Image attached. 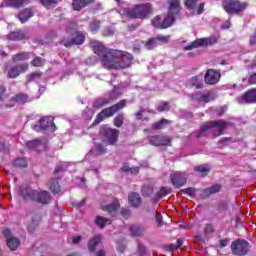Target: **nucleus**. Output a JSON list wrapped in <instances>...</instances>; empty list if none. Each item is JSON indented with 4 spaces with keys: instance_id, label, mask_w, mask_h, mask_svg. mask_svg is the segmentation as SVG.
<instances>
[{
    "instance_id": "nucleus-1",
    "label": "nucleus",
    "mask_w": 256,
    "mask_h": 256,
    "mask_svg": "<svg viewBox=\"0 0 256 256\" xmlns=\"http://www.w3.org/2000/svg\"><path fill=\"white\" fill-rule=\"evenodd\" d=\"M90 47L100 57L105 69H127L133 63V55L119 50H109L100 41L92 40Z\"/></svg>"
},
{
    "instance_id": "nucleus-2",
    "label": "nucleus",
    "mask_w": 256,
    "mask_h": 256,
    "mask_svg": "<svg viewBox=\"0 0 256 256\" xmlns=\"http://www.w3.org/2000/svg\"><path fill=\"white\" fill-rule=\"evenodd\" d=\"M169 11L167 17L161 18L160 16H156L152 20V25L156 27L157 29H167L168 27H171L173 23H175V15L179 13V0H170L169 1Z\"/></svg>"
},
{
    "instance_id": "nucleus-3",
    "label": "nucleus",
    "mask_w": 256,
    "mask_h": 256,
    "mask_svg": "<svg viewBox=\"0 0 256 256\" xmlns=\"http://www.w3.org/2000/svg\"><path fill=\"white\" fill-rule=\"evenodd\" d=\"M151 13V4H139L134 8H122L119 14L128 19H147Z\"/></svg>"
},
{
    "instance_id": "nucleus-4",
    "label": "nucleus",
    "mask_w": 256,
    "mask_h": 256,
    "mask_svg": "<svg viewBox=\"0 0 256 256\" xmlns=\"http://www.w3.org/2000/svg\"><path fill=\"white\" fill-rule=\"evenodd\" d=\"M229 123L223 120L212 121L204 124L200 128V132L196 135V137H204V135H213V137H219V135H223V131L227 129Z\"/></svg>"
},
{
    "instance_id": "nucleus-5",
    "label": "nucleus",
    "mask_w": 256,
    "mask_h": 256,
    "mask_svg": "<svg viewBox=\"0 0 256 256\" xmlns=\"http://www.w3.org/2000/svg\"><path fill=\"white\" fill-rule=\"evenodd\" d=\"M20 195L25 201H38L42 205H47L51 201V194L47 191L37 192L29 187L20 188Z\"/></svg>"
},
{
    "instance_id": "nucleus-6",
    "label": "nucleus",
    "mask_w": 256,
    "mask_h": 256,
    "mask_svg": "<svg viewBox=\"0 0 256 256\" xmlns=\"http://www.w3.org/2000/svg\"><path fill=\"white\" fill-rule=\"evenodd\" d=\"M126 106H127V101L121 100L116 105H113L109 108L102 110L96 116L95 123H97V124L101 123L103 121V119H105V117H113V115L115 113H117V111H121V109L125 108Z\"/></svg>"
},
{
    "instance_id": "nucleus-7",
    "label": "nucleus",
    "mask_w": 256,
    "mask_h": 256,
    "mask_svg": "<svg viewBox=\"0 0 256 256\" xmlns=\"http://www.w3.org/2000/svg\"><path fill=\"white\" fill-rule=\"evenodd\" d=\"M222 7L226 13L230 15L233 13H239L247 7V3L239 2L237 0H223Z\"/></svg>"
},
{
    "instance_id": "nucleus-8",
    "label": "nucleus",
    "mask_w": 256,
    "mask_h": 256,
    "mask_svg": "<svg viewBox=\"0 0 256 256\" xmlns=\"http://www.w3.org/2000/svg\"><path fill=\"white\" fill-rule=\"evenodd\" d=\"M249 247V242L245 240H236L231 244L232 253L237 256L247 255L249 253Z\"/></svg>"
},
{
    "instance_id": "nucleus-9",
    "label": "nucleus",
    "mask_w": 256,
    "mask_h": 256,
    "mask_svg": "<svg viewBox=\"0 0 256 256\" xmlns=\"http://www.w3.org/2000/svg\"><path fill=\"white\" fill-rule=\"evenodd\" d=\"M71 34V39L63 38L62 43L65 47H71V45H83L85 42V35L81 32H72L67 30Z\"/></svg>"
},
{
    "instance_id": "nucleus-10",
    "label": "nucleus",
    "mask_w": 256,
    "mask_h": 256,
    "mask_svg": "<svg viewBox=\"0 0 256 256\" xmlns=\"http://www.w3.org/2000/svg\"><path fill=\"white\" fill-rule=\"evenodd\" d=\"M101 135L105 143H108V145H113L117 142V137H119V130L113 128H102Z\"/></svg>"
},
{
    "instance_id": "nucleus-11",
    "label": "nucleus",
    "mask_w": 256,
    "mask_h": 256,
    "mask_svg": "<svg viewBox=\"0 0 256 256\" xmlns=\"http://www.w3.org/2000/svg\"><path fill=\"white\" fill-rule=\"evenodd\" d=\"M109 201L111 203L102 205V211H105L111 217H117L121 204H119V200L115 197H110Z\"/></svg>"
},
{
    "instance_id": "nucleus-12",
    "label": "nucleus",
    "mask_w": 256,
    "mask_h": 256,
    "mask_svg": "<svg viewBox=\"0 0 256 256\" xmlns=\"http://www.w3.org/2000/svg\"><path fill=\"white\" fill-rule=\"evenodd\" d=\"M217 43V38L211 36L209 38L197 39L192 42L190 45L186 46V51H191V49H197V47H207V45H215Z\"/></svg>"
},
{
    "instance_id": "nucleus-13",
    "label": "nucleus",
    "mask_w": 256,
    "mask_h": 256,
    "mask_svg": "<svg viewBox=\"0 0 256 256\" xmlns=\"http://www.w3.org/2000/svg\"><path fill=\"white\" fill-rule=\"evenodd\" d=\"M236 101L240 105H250L251 103H256V88L248 90L242 96L237 97Z\"/></svg>"
},
{
    "instance_id": "nucleus-14",
    "label": "nucleus",
    "mask_w": 256,
    "mask_h": 256,
    "mask_svg": "<svg viewBox=\"0 0 256 256\" xmlns=\"http://www.w3.org/2000/svg\"><path fill=\"white\" fill-rule=\"evenodd\" d=\"M220 79L221 73L215 69H208L204 76V81L207 85H216V83H219Z\"/></svg>"
},
{
    "instance_id": "nucleus-15",
    "label": "nucleus",
    "mask_w": 256,
    "mask_h": 256,
    "mask_svg": "<svg viewBox=\"0 0 256 256\" xmlns=\"http://www.w3.org/2000/svg\"><path fill=\"white\" fill-rule=\"evenodd\" d=\"M27 69H29V64H27V63H22V64H18L16 66H11L8 69V77L10 79H15V78L19 77V75H21V73H24V71H27Z\"/></svg>"
},
{
    "instance_id": "nucleus-16",
    "label": "nucleus",
    "mask_w": 256,
    "mask_h": 256,
    "mask_svg": "<svg viewBox=\"0 0 256 256\" xmlns=\"http://www.w3.org/2000/svg\"><path fill=\"white\" fill-rule=\"evenodd\" d=\"M171 181L174 187H183L185 183H187V177L185 176V173L183 172H176L174 174H171Z\"/></svg>"
},
{
    "instance_id": "nucleus-17",
    "label": "nucleus",
    "mask_w": 256,
    "mask_h": 256,
    "mask_svg": "<svg viewBox=\"0 0 256 256\" xmlns=\"http://www.w3.org/2000/svg\"><path fill=\"white\" fill-rule=\"evenodd\" d=\"M26 146L28 149H35L36 151L41 152L47 149V142H45V140L35 139L28 141Z\"/></svg>"
},
{
    "instance_id": "nucleus-18",
    "label": "nucleus",
    "mask_w": 256,
    "mask_h": 256,
    "mask_svg": "<svg viewBox=\"0 0 256 256\" xmlns=\"http://www.w3.org/2000/svg\"><path fill=\"white\" fill-rule=\"evenodd\" d=\"M150 143L151 145H155L156 147H159L161 145H171V139L167 136L157 135L150 138Z\"/></svg>"
},
{
    "instance_id": "nucleus-19",
    "label": "nucleus",
    "mask_w": 256,
    "mask_h": 256,
    "mask_svg": "<svg viewBox=\"0 0 256 256\" xmlns=\"http://www.w3.org/2000/svg\"><path fill=\"white\" fill-rule=\"evenodd\" d=\"M24 5H29V0H6L2 2L1 7H13L14 9H19V7H24Z\"/></svg>"
},
{
    "instance_id": "nucleus-20",
    "label": "nucleus",
    "mask_w": 256,
    "mask_h": 256,
    "mask_svg": "<svg viewBox=\"0 0 256 256\" xmlns=\"http://www.w3.org/2000/svg\"><path fill=\"white\" fill-rule=\"evenodd\" d=\"M40 125L44 131H55V123H53V117L47 116L40 118Z\"/></svg>"
},
{
    "instance_id": "nucleus-21",
    "label": "nucleus",
    "mask_w": 256,
    "mask_h": 256,
    "mask_svg": "<svg viewBox=\"0 0 256 256\" xmlns=\"http://www.w3.org/2000/svg\"><path fill=\"white\" fill-rule=\"evenodd\" d=\"M197 1H199V0H184L185 7L187 9H191L192 11H195V9H196L198 15H201V13H203L205 4L200 3L199 6L197 7Z\"/></svg>"
},
{
    "instance_id": "nucleus-22",
    "label": "nucleus",
    "mask_w": 256,
    "mask_h": 256,
    "mask_svg": "<svg viewBox=\"0 0 256 256\" xmlns=\"http://www.w3.org/2000/svg\"><path fill=\"white\" fill-rule=\"evenodd\" d=\"M115 95L114 92H112L110 94V98H100L95 100L93 107L94 109H101V107H105V105H109V103H111V101H115V97H113Z\"/></svg>"
},
{
    "instance_id": "nucleus-23",
    "label": "nucleus",
    "mask_w": 256,
    "mask_h": 256,
    "mask_svg": "<svg viewBox=\"0 0 256 256\" xmlns=\"http://www.w3.org/2000/svg\"><path fill=\"white\" fill-rule=\"evenodd\" d=\"M33 15H35V11H33L32 8H26L20 12L18 19L21 23H27V21H29Z\"/></svg>"
},
{
    "instance_id": "nucleus-24",
    "label": "nucleus",
    "mask_w": 256,
    "mask_h": 256,
    "mask_svg": "<svg viewBox=\"0 0 256 256\" xmlns=\"http://www.w3.org/2000/svg\"><path fill=\"white\" fill-rule=\"evenodd\" d=\"M128 201L132 207H139V205H141V195H139V193L131 192L128 195Z\"/></svg>"
},
{
    "instance_id": "nucleus-25",
    "label": "nucleus",
    "mask_w": 256,
    "mask_h": 256,
    "mask_svg": "<svg viewBox=\"0 0 256 256\" xmlns=\"http://www.w3.org/2000/svg\"><path fill=\"white\" fill-rule=\"evenodd\" d=\"M28 81H35L38 83V85H41V83H47V80L43 78V73L41 72H34L28 76Z\"/></svg>"
},
{
    "instance_id": "nucleus-26",
    "label": "nucleus",
    "mask_w": 256,
    "mask_h": 256,
    "mask_svg": "<svg viewBox=\"0 0 256 256\" xmlns=\"http://www.w3.org/2000/svg\"><path fill=\"white\" fill-rule=\"evenodd\" d=\"M130 232L134 237H142V235H145V228L137 224H132L130 226Z\"/></svg>"
},
{
    "instance_id": "nucleus-27",
    "label": "nucleus",
    "mask_w": 256,
    "mask_h": 256,
    "mask_svg": "<svg viewBox=\"0 0 256 256\" xmlns=\"http://www.w3.org/2000/svg\"><path fill=\"white\" fill-rule=\"evenodd\" d=\"M105 147L101 144H95V146L90 150V153L86 155V158L89 159L91 156L103 155L105 153Z\"/></svg>"
},
{
    "instance_id": "nucleus-28",
    "label": "nucleus",
    "mask_w": 256,
    "mask_h": 256,
    "mask_svg": "<svg viewBox=\"0 0 256 256\" xmlns=\"http://www.w3.org/2000/svg\"><path fill=\"white\" fill-rule=\"evenodd\" d=\"M189 83L192 87H196V89H203V74L192 77Z\"/></svg>"
},
{
    "instance_id": "nucleus-29",
    "label": "nucleus",
    "mask_w": 256,
    "mask_h": 256,
    "mask_svg": "<svg viewBox=\"0 0 256 256\" xmlns=\"http://www.w3.org/2000/svg\"><path fill=\"white\" fill-rule=\"evenodd\" d=\"M7 243V247H9V249L11 251H16V249L19 247V245H21V241H19V238L17 237H10L6 240Z\"/></svg>"
},
{
    "instance_id": "nucleus-30",
    "label": "nucleus",
    "mask_w": 256,
    "mask_h": 256,
    "mask_svg": "<svg viewBox=\"0 0 256 256\" xmlns=\"http://www.w3.org/2000/svg\"><path fill=\"white\" fill-rule=\"evenodd\" d=\"M93 0H73L72 6L74 11H81L83 7H86L87 4L91 3Z\"/></svg>"
},
{
    "instance_id": "nucleus-31",
    "label": "nucleus",
    "mask_w": 256,
    "mask_h": 256,
    "mask_svg": "<svg viewBox=\"0 0 256 256\" xmlns=\"http://www.w3.org/2000/svg\"><path fill=\"white\" fill-rule=\"evenodd\" d=\"M13 101L15 103H18V105H24V103H29V101H31V98H29L27 94L20 93L13 98Z\"/></svg>"
},
{
    "instance_id": "nucleus-32",
    "label": "nucleus",
    "mask_w": 256,
    "mask_h": 256,
    "mask_svg": "<svg viewBox=\"0 0 256 256\" xmlns=\"http://www.w3.org/2000/svg\"><path fill=\"white\" fill-rule=\"evenodd\" d=\"M8 39L10 41H21L25 39V33L21 30L11 32L10 34H8Z\"/></svg>"
},
{
    "instance_id": "nucleus-33",
    "label": "nucleus",
    "mask_w": 256,
    "mask_h": 256,
    "mask_svg": "<svg viewBox=\"0 0 256 256\" xmlns=\"http://www.w3.org/2000/svg\"><path fill=\"white\" fill-rule=\"evenodd\" d=\"M95 223L97 227H99L100 229H103L105 225H111V220L103 216H97L95 219Z\"/></svg>"
},
{
    "instance_id": "nucleus-34",
    "label": "nucleus",
    "mask_w": 256,
    "mask_h": 256,
    "mask_svg": "<svg viewBox=\"0 0 256 256\" xmlns=\"http://www.w3.org/2000/svg\"><path fill=\"white\" fill-rule=\"evenodd\" d=\"M101 243V235L94 236L89 242H88V249L89 251H95V247Z\"/></svg>"
},
{
    "instance_id": "nucleus-35",
    "label": "nucleus",
    "mask_w": 256,
    "mask_h": 256,
    "mask_svg": "<svg viewBox=\"0 0 256 256\" xmlns=\"http://www.w3.org/2000/svg\"><path fill=\"white\" fill-rule=\"evenodd\" d=\"M48 187L52 193H61V186L59 185V181H57V179H52L48 184Z\"/></svg>"
},
{
    "instance_id": "nucleus-36",
    "label": "nucleus",
    "mask_w": 256,
    "mask_h": 256,
    "mask_svg": "<svg viewBox=\"0 0 256 256\" xmlns=\"http://www.w3.org/2000/svg\"><path fill=\"white\" fill-rule=\"evenodd\" d=\"M100 28H101V21L97 19L90 21L89 31H91V33H97V31H99Z\"/></svg>"
},
{
    "instance_id": "nucleus-37",
    "label": "nucleus",
    "mask_w": 256,
    "mask_h": 256,
    "mask_svg": "<svg viewBox=\"0 0 256 256\" xmlns=\"http://www.w3.org/2000/svg\"><path fill=\"white\" fill-rule=\"evenodd\" d=\"M29 59V53L28 52H22L19 54H16L12 57L13 63H17V61H27Z\"/></svg>"
},
{
    "instance_id": "nucleus-38",
    "label": "nucleus",
    "mask_w": 256,
    "mask_h": 256,
    "mask_svg": "<svg viewBox=\"0 0 256 256\" xmlns=\"http://www.w3.org/2000/svg\"><path fill=\"white\" fill-rule=\"evenodd\" d=\"M169 193H171V189L166 187L160 188L159 192L156 194V201H159V199H162V197L169 195Z\"/></svg>"
},
{
    "instance_id": "nucleus-39",
    "label": "nucleus",
    "mask_w": 256,
    "mask_h": 256,
    "mask_svg": "<svg viewBox=\"0 0 256 256\" xmlns=\"http://www.w3.org/2000/svg\"><path fill=\"white\" fill-rule=\"evenodd\" d=\"M194 171H197L198 173H201V175L205 176L207 173H209V171H211V169L207 165H200L196 166Z\"/></svg>"
},
{
    "instance_id": "nucleus-40",
    "label": "nucleus",
    "mask_w": 256,
    "mask_h": 256,
    "mask_svg": "<svg viewBox=\"0 0 256 256\" xmlns=\"http://www.w3.org/2000/svg\"><path fill=\"white\" fill-rule=\"evenodd\" d=\"M61 0H40L41 5L43 7H46V9H49L51 7H54V5H57Z\"/></svg>"
},
{
    "instance_id": "nucleus-41",
    "label": "nucleus",
    "mask_w": 256,
    "mask_h": 256,
    "mask_svg": "<svg viewBox=\"0 0 256 256\" xmlns=\"http://www.w3.org/2000/svg\"><path fill=\"white\" fill-rule=\"evenodd\" d=\"M219 191H221V185H219V184H215L206 189V193L208 195H213L215 193H219Z\"/></svg>"
},
{
    "instance_id": "nucleus-42",
    "label": "nucleus",
    "mask_w": 256,
    "mask_h": 256,
    "mask_svg": "<svg viewBox=\"0 0 256 256\" xmlns=\"http://www.w3.org/2000/svg\"><path fill=\"white\" fill-rule=\"evenodd\" d=\"M125 120V115L123 113L118 114L114 118V125L115 127H121L123 125V121Z\"/></svg>"
},
{
    "instance_id": "nucleus-43",
    "label": "nucleus",
    "mask_w": 256,
    "mask_h": 256,
    "mask_svg": "<svg viewBox=\"0 0 256 256\" xmlns=\"http://www.w3.org/2000/svg\"><path fill=\"white\" fill-rule=\"evenodd\" d=\"M15 167H27V159L17 158L14 160Z\"/></svg>"
},
{
    "instance_id": "nucleus-44",
    "label": "nucleus",
    "mask_w": 256,
    "mask_h": 256,
    "mask_svg": "<svg viewBox=\"0 0 256 256\" xmlns=\"http://www.w3.org/2000/svg\"><path fill=\"white\" fill-rule=\"evenodd\" d=\"M158 43H157V40L154 39V38H151L150 40H148L146 43H145V47L146 49H155V47H157Z\"/></svg>"
},
{
    "instance_id": "nucleus-45",
    "label": "nucleus",
    "mask_w": 256,
    "mask_h": 256,
    "mask_svg": "<svg viewBox=\"0 0 256 256\" xmlns=\"http://www.w3.org/2000/svg\"><path fill=\"white\" fill-rule=\"evenodd\" d=\"M167 123H169V121L167 119H162L157 123H154L152 125L153 129H163V127H165V125H167Z\"/></svg>"
},
{
    "instance_id": "nucleus-46",
    "label": "nucleus",
    "mask_w": 256,
    "mask_h": 256,
    "mask_svg": "<svg viewBox=\"0 0 256 256\" xmlns=\"http://www.w3.org/2000/svg\"><path fill=\"white\" fill-rule=\"evenodd\" d=\"M94 115H95V112L89 108H86L83 112L84 119H87L88 121L93 119Z\"/></svg>"
},
{
    "instance_id": "nucleus-47",
    "label": "nucleus",
    "mask_w": 256,
    "mask_h": 256,
    "mask_svg": "<svg viewBox=\"0 0 256 256\" xmlns=\"http://www.w3.org/2000/svg\"><path fill=\"white\" fill-rule=\"evenodd\" d=\"M31 63L33 67H43V65H45V60L41 57H36Z\"/></svg>"
},
{
    "instance_id": "nucleus-48",
    "label": "nucleus",
    "mask_w": 256,
    "mask_h": 256,
    "mask_svg": "<svg viewBox=\"0 0 256 256\" xmlns=\"http://www.w3.org/2000/svg\"><path fill=\"white\" fill-rule=\"evenodd\" d=\"M103 35L105 37H112V35H115V28H113V27H106L103 30Z\"/></svg>"
},
{
    "instance_id": "nucleus-49",
    "label": "nucleus",
    "mask_w": 256,
    "mask_h": 256,
    "mask_svg": "<svg viewBox=\"0 0 256 256\" xmlns=\"http://www.w3.org/2000/svg\"><path fill=\"white\" fill-rule=\"evenodd\" d=\"M67 169V164L63 163L58 166H56L55 171H54V176L57 177L61 171H65Z\"/></svg>"
},
{
    "instance_id": "nucleus-50",
    "label": "nucleus",
    "mask_w": 256,
    "mask_h": 256,
    "mask_svg": "<svg viewBox=\"0 0 256 256\" xmlns=\"http://www.w3.org/2000/svg\"><path fill=\"white\" fill-rule=\"evenodd\" d=\"M200 101H203L204 103H209V101H213V95L211 93L203 94L200 97Z\"/></svg>"
},
{
    "instance_id": "nucleus-51",
    "label": "nucleus",
    "mask_w": 256,
    "mask_h": 256,
    "mask_svg": "<svg viewBox=\"0 0 256 256\" xmlns=\"http://www.w3.org/2000/svg\"><path fill=\"white\" fill-rule=\"evenodd\" d=\"M158 111L160 112H163V111H169V103L167 102H161L159 105H158Z\"/></svg>"
},
{
    "instance_id": "nucleus-52",
    "label": "nucleus",
    "mask_w": 256,
    "mask_h": 256,
    "mask_svg": "<svg viewBox=\"0 0 256 256\" xmlns=\"http://www.w3.org/2000/svg\"><path fill=\"white\" fill-rule=\"evenodd\" d=\"M143 113H145V110L140 108V110L135 113L136 119H139L140 121H147V118H143Z\"/></svg>"
},
{
    "instance_id": "nucleus-53",
    "label": "nucleus",
    "mask_w": 256,
    "mask_h": 256,
    "mask_svg": "<svg viewBox=\"0 0 256 256\" xmlns=\"http://www.w3.org/2000/svg\"><path fill=\"white\" fill-rule=\"evenodd\" d=\"M121 215H122V217H124V219H129V217H131V210H129L127 208H122Z\"/></svg>"
},
{
    "instance_id": "nucleus-54",
    "label": "nucleus",
    "mask_w": 256,
    "mask_h": 256,
    "mask_svg": "<svg viewBox=\"0 0 256 256\" xmlns=\"http://www.w3.org/2000/svg\"><path fill=\"white\" fill-rule=\"evenodd\" d=\"M157 41H160L161 43H167L169 41V36H163V35H158L156 38H154Z\"/></svg>"
},
{
    "instance_id": "nucleus-55",
    "label": "nucleus",
    "mask_w": 256,
    "mask_h": 256,
    "mask_svg": "<svg viewBox=\"0 0 256 256\" xmlns=\"http://www.w3.org/2000/svg\"><path fill=\"white\" fill-rule=\"evenodd\" d=\"M183 193H185V195L193 197V195H195V188H186L183 190Z\"/></svg>"
},
{
    "instance_id": "nucleus-56",
    "label": "nucleus",
    "mask_w": 256,
    "mask_h": 256,
    "mask_svg": "<svg viewBox=\"0 0 256 256\" xmlns=\"http://www.w3.org/2000/svg\"><path fill=\"white\" fill-rule=\"evenodd\" d=\"M32 129H33L34 131H36L37 133H41V131H45V130L43 129V126L41 125L40 122H39L38 124L33 125V126H32Z\"/></svg>"
},
{
    "instance_id": "nucleus-57",
    "label": "nucleus",
    "mask_w": 256,
    "mask_h": 256,
    "mask_svg": "<svg viewBox=\"0 0 256 256\" xmlns=\"http://www.w3.org/2000/svg\"><path fill=\"white\" fill-rule=\"evenodd\" d=\"M156 222L159 227H161V225H163V216H161V214L159 212L156 213Z\"/></svg>"
},
{
    "instance_id": "nucleus-58",
    "label": "nucleus",
    "mask_w": 256,
    "mask_h": 256,
    "mask_svg": "<svg viewBox=\"0 0 256 256\" xmlns=\"http://www.w3.org/2000/svg\"><path fill=\"white\" fill-rule=\"evenodd\" d=\"M204 233L207 235L208 233H213V225L207 224L204 228Z\"/></svg>"
},
{
    "instance_id": "nucleus-59",
    "label": "nucleus",
    "mask_w": 256,
    "mask_h": 256,
    "mask_svg": "<svg viewBox=\"0 0 256 256\" xmlns=\"http://www.w3.org/2000/svg\"><path fill=\"white\" fill-rule=\"evenodd\" d=\"M5 99V86L0 85V101H4Z\"/></svg>"
},
{
    "instance_id": "nucleus-60",
    "label": "nucleus",
    "mask_w": 256,
    "mask_h": 256,
    "mask_svg": "<svg viewBox=\"0 0 256 256\" xmlns=\"http://www.w3.org/2000/svg\"><path fill=\"white\" fill-rule=\"evenodd\" d=\"M39 221H41V217H40V216H36V219H32V223H31V225L28 227V231H31V226H32V225H38Z\"/></svg>"
},
{
    "instance_id": "nucleus-61",
    "label": "nucleus",
    "mask_w": 256,
    "mask_h": 256,
    "mask_svg": "<svg viewBox=\"0 0 256 256\" xmlns=\"http://www.w3.org/2000/svg\"><path fill=\"white\" fill-rule=\"evenodd\" d=\"M3 235L6 238V241H7V239H11V237H13V236H11V230L10 229H5L3 231Z\"/></svg>"
},
{
    "instance_id": "nucleus-62",
    "label": "nucleus",
    "mask_w": 256,
    "mask_h": 256,
    "mask_svg": "<svg viewBox=\"0 0 256 256\" xmlns=\"http://www.w3.org/2000/svg\"><path fill=\"white\" fill-rule=\"evenodd\" d=\"M250 85H256V73L252 74L249 78Z\"/></svg>"
},
{
    "instance_id": "nucleus-63",
    "label": "nucleus",
    "mask_w": 256,
    "mask_h": 256,
    "mask_svg": "<svg viewBox=\"0 0 256 256\" xmlns=\"http://www.w3.org/2000/svg\"><path fill=\"white\" fill-rule=\"evenodd\" d=\"M130 173L131 175H137L139 173V167H131Z\"/></svg>"
},
{
    "instance_id": "nucleus-64",
    "label": "nucleus",
    "mask_w": 256,
    "mask_h": 256,
    "mask_svg": "<svg viewBox=\"0 0 256 256\" xmlns=\"http://www.w3.org/2000/svg\"><path fill=\"white\" fill-rule=\"evenodd\" d=\"M250 45H256V32L253 36L250 38Z\"/></svg>"
}]
</instances>
